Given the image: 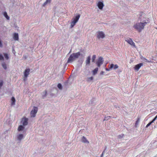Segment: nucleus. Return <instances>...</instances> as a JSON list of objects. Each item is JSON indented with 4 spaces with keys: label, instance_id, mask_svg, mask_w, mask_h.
<instances>
[{
    "label": "nucleus",
    "instance_id": "obj_1",
    "mask_svg": "<svg viewBox=\"0 0 157 157\" xmlns=\"http://www.w3.org/2000/svg\"><path fill=\"white\" fill-rule=\"evenodd\" d=\"M149 23L147 20H145L141 22H138L135 24L133 26V28L138 32H140L144 28V26Z\"/></svg>",
    "mask_w": 157,
    "mask_h": 157
},
{
    "label": "nucleus",
    "instance_id": "obj_2",
    "mask_svg": "<svg viewBox=\"0 0 157 157\" xmlns=\"http://www.w3.org/2000/svg\"><path fill=\"white\" fill-rule=\"evenodd\" d=\"M80 55L81 54L79 52L72 53L69 57L67 61V63H72L76 59L78 58Z\"/></svg>",
    "mask_w": 157,
    "mask_h": 157
},
{
    "label": "nucleus",
    "instance_id": "obj_3",
    "mask_svg": "<svg viewBox=\"0 0 157 157\" xmlns=\"http://www.w3.org/2000/svg\"><path fill=\"white\" fill-rule=\"evenodd\" d=\"M80 17V15L78 14L72 19V21L71 23L70 27L71 28H72L75 25L76 23L78 21Z\"/></svg>",
    "mask_w": 157,
    "mask_h": 157
},
{
    "label": "nucleus",
    "instance_id": "obj_4",
    "mask_svg": "<svg viewBox=\"0 0 157 157\" xmlns=\"http://www.w3.org/2000/svg\"><path fill=\"white\" fill-rule=\"evenodd\" d=\"M96 36L97 38L99 39L104 38L105 37V35L104 33L102 31H99L96 33Z\"/></svg>",
    "mask_w": 157,
    "mask_h": 157
},
{
    "label": "nucleus",
    "instance_id": "obj_5",
    "mask_svg": "<svg viewBox=\"0 0 157 157\" xmlns=\"http://www.w3.org/2000/svg\"><path fill=\"white\" fill-rule=\"evenodd\" d=\"M38 111V108L34 106L31 111L30 116L31 117H35Z\"/></svg>",
    "mask_w": 157,
    "mask_h": 157
},
{
    "label": "nucleus",
    "instance_id": "obj_6",
    "mask_svg": "<svg viewBox=\"0 0 157 157\" xmlns=\"http://www.w3.org/2000/svg\"><path fill=\"white\" fill-rule=\"evenodd\" d=\"M125 41L133 47L135 48H136L135 43L133 42L131 38H126Z\"/></svg>",
    "mask_w": 157,
    "mask_h": 157
},
{
    "label": "nucleus",
    "instance_id": "obj_7",
    "mask_svg": "<svg viewBox=\"0 0 157 157\" xmlns=\"http://www.w3.org/2000/svg\"><path fill=\"white\" fill-rule=\"evenodd\" d=\"M97 5L100 10H102L104 6L103 1L102 0L98 1L97 3Z\"/></svg>",
    "mask_w": 157,
    "mask_h": 157
},
{
    "label": "nucleus",
    "instance_id": "obj_8",
    "mask_svg": "<svg viewBox=\"0 0 157 157\" xmlns=\"http://www.w3.org/2000/svg\"><path fill=\"white\" fill-rule=\"evenodd\" d=\"M28 118L25 117L23 118L21 120V125H22L25 127L28 124Z\"/></svg>",
    "mask_w": 157,
    "mask_h": 157
},
{
    "label": "nucleus",
    "instance_id": "obj_9",
    "mask_svg": "<svg viewBox=\"0 0 157 157\" xmlns=\"http://www.w3.org/2000/svg\"><path fill=\"white\" fill-rule=\"evenodd\" d=\"M30 71V70L29 68L26 69L24 71V80L25 81L26 80V78L29 74Z\"/></svg>",
    "mask_w": 157,
    "mask_h": 157
},
{
    "label": "nucleus",
    "instance_id": "obj_10",
    "mask_svg": "<svg viewBox=\"0 0 157 157\" xmlns=\"http://www.w3.org/2000/svg\"><path fill=\"white\" fill-rule=\"evenodd\" d=\"M103 60L102 58L101 57H100L99 58L98 60L96 63V64L98 67H100L103 63Z\"/></svg>",
    "mask_w": 157,
    "mask_h": 157
},
{
    "label": "nucleus",
    "instance_id": "obj_11",
    "mask_svg": "<svg viewBox=\"0 0 157 157\" xmlns=\"http://www.w3.org/2000/svg\"><path fill=\"white\" fill-rule=\"evenodd\" d=\"M25 126L22 125H20L19 126L18 128L17 131L19 132H24L25 131Z\"/></svg>",
    "mask_w": 157,
    "mask_h": 157
},
{
    "label": "nucleus",
    "instance_id": "obj_12",
    "mask_svg": "<svg viewBox=\"0 0 157 157\" xmlns=\"http://www.w3.org/2000/svg\"><path fill=\"white\" fill-rule=\"evenodd\" d=\"M24 135L22 134L19 133L17 136V138L18 140L21 141L24 137Z\"/></svg>",
    "mask_w": 157,
    "mask_h": 157
},
{
    "label": "nucleus",
    "instance_id": "obj_13",
    "mask_svg": "<svg viewBox=\"0 0 157 157\" xmlns=\"http://www.w3.org/2000/svg\"><path fill=\"white\" fill-rule=\"evenodd\" d=\"M111 69H113L114 70H116L119 67L117 64H109Z\"/></svg>",
    "mask_w": 157,
    "mask_h": 157
},
{
    "label": "nucleus",
    "instance_id": "obj_14",
    "mask_svg": "<svg viewBox=\"0 0 157 157\" xmlns=\"http://www.w3.org/2000/svg\"><path fill=\"white\" fill-rule=\"evenodd\" d=\"M143 65V64L142 63H140L136 65L134 67L135 70L136 71H138L140 68Z\"/></svg>",
    "mask_w": 157,
    "mask_h": 157
},
{
    "label": "nucleus",
    "instance_id": "obj_15",
    "mask_svg": "<svg viewBox=\"0 0 157 157\" xmlns=\"http://www.w3.org/2000/svg\"><path fill=\"white\" fill-rule=\"evenodd\" d=\"M13 38L14 40H18V33H15L13 35Z\"/></svg>",
    "mask_w": 157,
    "mask_h": 157
},
{
    "label": "nucleus",
    "instance_id": "obj_16",
    "mask_svg": "<svg viewBox=\"0 0 157 157\" xmlns=\"http://www.w3.org/2000/svg\"><path fill=\"white\" fill-rule=\"evenodd\" d=\"M84 143H89V142L86 139V138L84 137L83 136L82 140H81Z\"/></svg>",
    "mask_w": 157,
    "mask_h": 157
},
{
    "label": "nucleus",
    "instance_id": "obj_17",
    "mask_svg": "<svg viewBox=\"0 0 157 157\" xmlns=\"http://www.w3.org/2000/svg\"><path fill=\"white\" fill-rule=\"evenodd\" d=\"M51 0H46V1L43 4V6H45L46 5L51 2Z\"/></svg>",
    "mask_w": 157,
    "mask_h": 157
},
{
    "label": "nucleus",
    "instance_id": "obj_18",
    "mask_svg": "<svg viewBox=\"0 0 157 157\" xmlns=\"http://www.w3.org/2000/svg\"><path fill=\"white\" fill-rule=\"evenodd\" d=\"M94 79V78L92 76L90 77H87L86 78V81L88 82H90L92 81Z\"/></svg>",
    "mask_w": 157,
    "mask_h": 157
},
{
    "label": "nucleus",
    "instance_id": "obj_19",
    "mask_svg": "<svg viewBox=\"0 0 157 157\" xmlns=\"http://www.w3.org/2000/svg\"><path fill=\"white\" fill-rule=\"evenodd\" d=\"M98 70V68H96L92 71L93 74L94 75H95L97 73Z\"/></svg>",
    "mask_w": 157,
    "mask_h": 157
},
{
    "label": "nucleus",
    "instance_id": "obj_20",
    "mask_svg": "<svg viewBox=\"0 0 157 157\" xmlns=\"http://www.w3.org/2000/svg\"><path fill=\"white\" fill-rule=\"evenodd\" d=\"M11 105H14L15 104V99L14 97H12L11 98Z\"/></svg>",
    "mask_w": 157,
    "mask_h": 157
},
{
    "label": "nucleus",
    "instance_id": "obj_21",
    "mask_svg": "<svg viewBox=\"0 0 157 157\" xmlns=\"http://www.w3.org/2000/svg\"><path fill=\"white\" fill-rule=\"evenodd\" d=\"M90 57L89 56L87 57V59L86 61V64H89L90 63Z\"/></svg>",
    "mask_w": 157,
    "mask_h": 157
},
{
    "label": "nucleus",
    "instance_id": "obj_22",
    "mask_svg": "<svg viewBox=\"0 0 157 157\" xmlns=\"http://www.w3.org/2000/svg\"><path fill=\"white\" fill-rule=\"evenodd\" d=\"M140 119L139 118H138L136 122V123H135V126L136 127H137L138 125V124L140 122Z\"/></svg>",
    "mask_w": 157,
    "mask_h": 157
},
{
    "label": "nucleus",
    "instance_id": "obj_23",
    "mask_svg": "<svg viewBox=\"0 0 157 157\" xmlns=\"http://www.w3.org/2000/svg\"><path fill=\"white\" fill-rule=\"evenodd\" d=\"M47 91L45 90L42 93V97L43 98H44L46 96Z\"/></svg>",
    "mask_w": 157,
    "mask_h": 157
},
{
    "label": "nucleus",
    "instance_id": "obj_24",
    "mask_svg": "<svg viewBox=\"0 0 157 157\" xmlns=\"http://www.w3.org/2000/svg\"><path fill=\"white\" fill-rule=\"evenodd\" d=\"M4 15L6 17L7 20H9L10 18L8 16L7 13L6 12H5L4 13Z\"/></svg>",
    "mask_w": 157,
    "mask_h": 157
},
{
    "label": "nucleus",
    "instance_id": "obj_25",
    "mask_svg": "<svg viewBox=\"0 0 157 157\" xmlns=\"http://www.w3.org/2000/svg\"><path fill=\"white\" fill-rule=\"evenodd\" d=\"M57 87L60 90H61L62 89V86L60 83H59L57 85Z\"/></svg>",
    "mask_w": 157,
    "mask_h": 157
},
{
    "label": "nucleus",
    "instance_id": "obj_26",
    "mask_svg": "<svg viewBox=\"0 0 157 157\" xmlns=\"http://www.w3.org/2000/svg\"><path fill=\"white\" fill-rule=\"evenodd\" d=\"M2 66L5 69H6L7 68L6 67V65L5 63H3L2 64Z\"/></svg>",
    "mask_w": 157,
    "mask_h": 157
},
{
    "label": "nucleus",
    "instance_id": "obj_27",
    "mask_svg": "<svg viewBox=\"0 0 157 157\" xmlns=\"http://www.w3.org/2000/svg\"><path fill=\"white\" fill-rule=\"evenodd\" d=\"M4 56L6 59L7 60L9 59V56L6 53L4 54Z\"/></svg>",
    "mask_w": 157,
    "mask_h": 157
},
{
    "label": "nucleus",
    "instance_id": "obj_28",
    "mask_svg": "<svg viewBox=\"0 0 157 157\" xmlns=\"http://www.w3.org/2000/svg\"><path fill=\"white\" fill-rule=\"evenodd\" d=\"M108 67H109L108 68H105V70L107 71H110V70H111V68H110L109 65H108Z\"/></svg>",
    "mask_w": 157,
    "mask_h": 157
},
{
    "label": "nucleus",
    "instance_id": "obj_29",
    "mask_svg": "<svg viewBox=\"0 0 157 157\" xmlns=\"http://www.w3.org/2000/svg\"><path fill=\"white\" fill-rule=\"evenodd\" d=\"M96 56L95 55H93L92 56V62H94L96 58Z\"/></svg>",
    "mask_w": 157,
    "mask_h": 157
},
{
    "label": "nucleus",
    "instance_id": "obj_30",
    "mask_svg": "<svg viewBox=\"0 0 157 157\" xmlns=\"http://www.w3.org/2000/svg\"><path fill=\"white\" fill-rule=\"evenodd\" d=\"M3 82L2 80L0 81V88L3 85Z\"/></svg>",
    "mask_w": 157,
    "mask_h": 157
},
{
    "label": "nucleus",
    "instance_id": "obj_31",
    "mask_svg": "<svg viewBox=\"0 0 157 157\" xmlns=\"http://www.w3.org/2000/svg\"><path fill=\"white\" fill-rule=\"evenodd\" d=\"M3 57L2 55L1 54H0V60H3Z\"/></svg>",
    "mask_w": 157,
    "mask_h": 157
},
{
    "label": "nucleus",
    "instance_id": "obj_32",
    "mask_svg": "<svg viewBox=\"0 0 157 157\" xmlns=\"http://www.w3.org/2000/svg\"><path fill=\"white\" fill-rule=\"evenodd\" d=\"M152 123L151 121V122H150V123H149L146 126V127L147 128L148 127V126H149Z\"/></svg>",
    "mask_w": 157,
    "mask_h": 157
},
{
    "label": "nucleus",
    "instance_id": "obj_33",
    "mask_svg": "<svg viewBox=\"0 0 157 157\" xmlns=\"http://www.w3.org/2000/svg\"><path fill=\"white\" fill-rule=\"evenodd\" d=\"M143 60L144 62H149L148 61L147 59H143Z\"/></svg>",
    "mask_w": 157,
    "mask_h": 157
},
{
    "label": "nucleus",
    "instance_id": "obj_34",
    "mask_svg": "<svg viewBox=\"0 0 157 157\" xmlns=\"http://www.w3.org/2000/svg\"><path fill=\"white\" fill-rule=\"evenodd\" d=\"M156 119L155 118H154V119L153 120L151 121L152 123Z\"/></svg>",
    "mask_w": 157,
    "mask_h": 157
},
{
    "label": "nucleus",
    "instance_id": "obj_35",
    "mask_svg": "<svg viewBox=\"0 0 157 157\" xmlns=\"http://www.w3.org/2000/svg\"><path fill=\"white\" fill-rule=\"evenodd\" d=\"M104 72L103 71H101L100 72V74L101 75H103L104 74Z\"/></svg>",
    "mask_w": 157,
    "mask_h": 157
},
{
    "label": "nucleus",
    "instance_id": "obj_36",
    "mask_svg": "<svg viewBox=\"0 0 157 157\" xmlns=\"http://www.w3.org/2000/svg\"><path fill=\"white\" fill-rule=\"evenodd\" d=\"M104 153V151L103 152L102 154H101V157H103V155Z\"/></svg>",
    "mask_w": 157,
    "mask_h": 157
},
{
    "label": "nucleus",
    "instance_id": "obj_37",
    "mask_svg": "<svg viewBox=\"0 0 157 157\" xmlns=\"http://www.w3.org/2000/svg\"><path fill=\"white\" fill-rule=\"evenodd\" d=\"M118 137L119 138H122V136H121V135H119L118 136Z\"/></svg>",
    "mask_w": 157,
    "mask_h": 157
},
{
    "label": "nucleus",
    "instance_id": "obj_38",
    "mask_svg": "<svg viewBox=\"0 0 157 157\" xmlns=\"http://www.w3.org/2000/svg\"><path fill=\"white\" fill-rule=\"evenodd\" d=\"M155 118L156 119L157 118V115L155 117Z\"/></svg>",
    "mask_w": 157,
    "mask_h": 157
},
{
    "label": "nucleus",
    "instance_id": "obj_39",
    "mask_svg": "<svg viewBox=\"0 0 157 157\" xmlns=\"http://www.w3.org/2000/svg\"><path fill=\"white\" fill-rule=\"evenodd\" d=\"M155 118L156 119L157 118V115L155 117Z\"/></svg>",
    "mask_w": 157,
    "mask_h": 157
},
{
    "label": "nucleus",
    "instance_id": "obj_40",
    "mask_svg": "<svg viewBox=\"0 0 157 157\" xmlns=\"http://www.w3.org/2000/svg\"><path fill=\"white\" fill-rule=\"evenodd\" d=\"M156 29H157V27L156 28Z\"/></svg>",
    "mask_w": 157,
    "mask_h": 157
}]
</instances>
